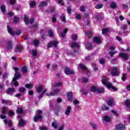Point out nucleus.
Wrapping results in <instances>:
<instances>
[{
	"mask_svg": "<svg viewBox=\"0 0 130 130\" xmlns=\"http://www.w3.org/2000/svg\"><path fill=\"white\" fill-rule=\"evenodd\" d=\"M58 123L56 121H54L52 123V126L54 127V128H57L58 127Z\"/></svg>",
	"mask_w": 130,
	"mask_h": 130,
	"instance_id": "nucleus-22",
	"label": "nucleus"
},
{
	"mask_svg": "<svg viewBox=\"0 0 130 130\" xmlns=\"http://www.w3.org/2000/svg\"><path fill=\"white\" fill-rule=\"evenodd\" d=\"M67 96L69 101H73V92H68L67 94Z\"/></svg>",
	"mask_w": 130,
	"mask_h": 130,
	"instance_id": "nucleus-14",
	"label": "nucleus"
},
{
	"mask_svg": "<svg viewBox=\"0 0 130 130\" xmlns=\"http://www.w3.org/2000/svg\"><path fill=\"white\" fill-rule=\"evenodd\" d=\"M110 7L111 9H115L116 8V4L114 2H112L110 4Z\"/></svg>",
	"mask_w": 130,
	"mask_h": 130,
	"instance_id": "nucleus-28",
	"label": "nucleus"
},
{
	"mask_svg": "<svg viewBox=\"0 0 130 130\" xmlns=\"http://www.w3.org/2000/svg\"><path fill=\"white\" fill-rule=\"evenodd\" d=\"M46 1H42L41 3L39 5V8L40 9H42V8H44V7H46L49 2H50V0H46Z\"/></svg>",
	"mask_w": 130,
	"mask_h": 130,
	"instance_id": "nucleus-7",
	"label": "nucleus"
},
{
	"mask_svg": "<svg viewBox=\"0 0 130 130\" xmlns=\"http://www.w3.org/2000/svg\"><path fill=\"white\" fill-rule=\"evenodd\" d=\"M94 43H96V44H100L101 43V39L99 37H95L93 38Z\"/></svg>",
	"mask_w": 130,
	"mask_h": 130,
	"instance_id": "nucleus-16",
	"label": "nucleus"
},
{
	"mask_svg": "<svg viewBox=\"0 0 130 130\" xmlns=\"http://www.w3.org/2000/svg\"><path fill=\"white\" fill-rule=\"evenodd\" d=\"M103 119L106 122H110L111 121V119L110 118V116L108 115H105L103 117Z\"/></svg>",
	"mask_w": 130,
	"mask_h": 130,
	"instance_id": "nucleus-19",
	"label": "nucleus"
},
{
	"mask_svg": "<svg viewBox=\"0 0 130 130\" xmlns=\"http://www.w3.org/2000/svg\"><path fill=\"white\" fill-rule=\"evenodd\" d=\"M24 91H25V88L21 87L19 88V92H24Z\"/></svg>",
	"mask_w": 130,
	"mask_h": 130,
	"instance_id": "nucleus-59",
	"label": "nucleus"
},
{
	"mask_svg": "<svg viewBox=\"0 0 130 130\" xmlns=\"http://www.w3.org/2000/svg\"><path fill=\"white\" fill-rule=\"evenodd\" d=\"M111 112L114 114V116H119L120 115V113L115 111V110H112Z\"/></svg>",
	"mask_w": 130,
	"mask_h": 130,
	"instance_id": "nucleus-26",
	"label": "nucleus"
},
{
	"mask_svg": "<svg viewBox=\"0 0 130 130\" xmlns=\"http://www.w3.org/2000/svg\"><path fill=\"white\" fill-rule=\"evenodd\" d=\"M7 29L8 32L10 33L11 35L13 36L14 35L18 36L21 34V31L20 30H17L16 32L14 33V31H13V30H12V29L10 28V27H9V26H7Z\"/></svg>",
	"mask_w": 130,
	"mask_h": 130,
	"instance_id": "nucleus-6",
	"label": "nucleus"
},
{
	"mask_svg": "<svg viewBox=\"0 0 130 130\" xmlns=\"http://www.w3.org/2000/svg\"><path fill=\"white\" fill-rule=\"evenodd\" d=\"M85 47L86 49H88V50H91V49H92V44L87 43L85 44Z\"/></svg>",
	"mask_w": 130,
	"mask_h": 130,
	"instance_id": "nucleus-23",
	"label": "nucleus"
},
{
	"mask_svg": "<svg viewBox=\"0 0 130 130\" xmlns=\"http://www.w3.org/2000/svg\"><path fill=\"white\" fill-rule=\"evenodd\" d=\"M43 86L42 85H40L38 87L37 91V92L40 93V92H41V90H43Z\"/></svg>",
	"mask_w": 130,
	"mask_h": 130,
	"instance_id": "nucleus-29",
	"label": "nucleus"
},
{
	"mask_svg": "<svg viewBox=\"0 0 130 130\" xmlns=\"http://www.w3.org/2000/svg\"><path fill=\"white\" fill-rule=\"evenodd\" d=\"M102 84L105 86H106L107 88H108V89H112L113 91H117V88L113 87V86H112V84L111 83L107 82V81L108 80V78H107V77L103 76L102 77Z\"/></svg>",
	"mask_w": 130,
	"mask_h": 130,
	"instance_id": "nucleus-1",
	"label": "nucleus"
},
{
	"mask_svg": "<svg viewBox=\"0 0 130 130\" xmlns=\"http://www.w3.org/2000/svg\"><path fill=\"white\" fill-rule=\"evenodd\" d=\"M126 78V74H123L122 77V81H125Z\"/></svg>",
	"mask_w": 130,
	"mask_h": 130,
	"instance_id": "nucleus-51",
	"label": "nucleus"
},
{
	"mask_svg": "<svg viewBox=\"0 0 130 130\" xmlns=\"http://www.w3.org/2000/svg\"><path fill=\"white\" fill-rule=\"evenodd\" d=\"M119 74V69L117 67H113L112 68L111 75L112 76H118Z\"/></svg>",
	"mask_w": 130,
	"mask_h": 130,
	"instance_id": "nucleus-5",
	"label": "nucleus"
},
{
	"mask_svg": "<svg viewBox=\"0 0 130 130\" xmlns=\"http://www.w3.org/2000/svg\"><path fill=\"white\" fill-rule=\"evenodd\" d=\"M7 48L9 50H10V49H12L13 48V45H12V42L8 41L7 43Z\"/></svg>",
	"mask_w": 130,
	"mask_h": 130,
	"instance_id": "nucleus-18",
	"label": "nucleus"
},
{
	"mask_svg": "<svg viewBox=\"0 0 130 130\" xmlns=\"http://www.w3.org/2000/svg\"><path fill=\"white\" fill-rule=\"evenodd\" d=\"M80 92H82L84 95H87V91H85L83 89H81Z\"/></svg>",
	"mask_w": 130,
	"mask_h": 130,
	"instance_id": "nucleus-56",
	"label": "nucleus"
},
{
	"mask_svg": "<svg viewBox=\"0 0 130 130\" xmlns=\"http://www.w3.org/2000/svg\"><path fill=\"white\" fill-rule=\"evenodd\" d=\"M58 92H59V89H55L54 90L53 92H51L50 93H46V95L47 96H54V95H56Z\"/></svg>",
	"mask_w": 130,
	"mask_h": 130,
	"instance_id": "nucleus-9",
	"label": "nucleus"
},
{
	"mask_svg": "<svg viewBox=\"0 0 130 130\" xmlns=\"http://www.w3.org/2000/svg\"><path fill=\"white\" fill-rule=\"evenodd\" d=\"M8 75H9V74L6 72V73H4V76H3V78L4 79H6V78H7V77H8Z\"/></svg>",
	"mask_w": 130,
	"mask_h": 130,
	"instance_id": "nucleus-62",
	"label": "nucleus"
},
{
	"mask_svg": "<svg viewBox=\"0 0 130 130\" xmlns=\"http://www.w3.org/2000/svg\"><path fill=\"white\" fill-rule=\"evenodd\" d=\"M64 72L66 74V75H73V74H75V72L73 71V70H71L69 68H65Z\"/></svg>",
	"mask_w": 130,
	"mask_h": 130,
	"instance_id": "nucleus-8",
	"label": "nucleus"
},
{
	"mask_svg": "<svg viewBox=\"0 0 130 130\" xmlns=\"http://www.w3.org/2000/svg\"><path fill=\"white\" fill-rule=\"evenodd\" d=\"M53 86V87H61V86H62V82L55 83Z\"/></svg>",
	"mask_w": 130,
	"mask_h": 130,
	"instance_id": "nucleus-27",
	"label": "nucleus"
},
{
	"mask_svg": "<svg viewBox=\"0 0 130 130\" xmlns=\"http://www.w3.org/2000/svg\"><path fill=\"white\" fill-rule=\"evenodd\" d=\"M20 78V73L16 72L15 74L14 75V77L12 81V84L14 85V86H16L17 87L19 84H18V82L16 81L17 80H18Z\"/></svg>",
	"mask_w": 130,
	"mask_h": 130,
	"instance_id": "nucleus-3",
	"label": "nucleus"
},
{
	"mask_svg": "<svg viewBox=\"0 0 130 130\" xmlns=\"http://www.w3.org/2000/svg\"><path fill=\"white\" fill-rule=\"evenodd\" d=\"M6 111H7V109L6 107H3L2 109V114H6Z\"/></svg>",
	"mask_w": 130,
	"mask_h": 130,
	"instance_id": "nucleus-50",
	"label": "nucleus"
},
{
	"mask_svg": "<svg viewBox=\"0 0 130 130\" xmlns=\"http://www.w3.org/2000/svg\"><path fill=\"white\" fill-rule=\"evenodd\" d=\"M48 34H49V37H51V38H52V37H53V31H52V30H49Z\"/></svg>",
	"mask_w": 130,
	"mask_h": 130,
	"instance_id": "nucleus-34",
	"label": "nucleus"
},
{
	"mask_svg": "<svg viewBox=\"0 0 130 130\" xmlns=\"http://www.w3.org/2000/svg\"><path fill=\"white\" fill-rule=\"evenodd\" d=\"M47 92V89H44L43 91V93H41L39 96V98H42L43 97V94H45V93Z\"/></svg>",
	"mask_w": 130,
	"mask_h": 130,
	"instance_id": "nucleus-32",
	"label": "nucleus"
},
{
	"mask_svg": "<svg viewBox=\"0 0 130 130\" xmlns=\"http://www.w3.org/2000/svg\"><path fill=\"white\" fill-rule=\"evenodd\" d=\"M85 35L88 37L92 36V32H91L90 31H88L85 33Z\"/></svg>",
	"mask_w": 130,
	"mask_h": 130,
	"instance_id": "nucleus-53",
	"label": "nucleus"
},
{
	"mask_svg": "<svg viewBox=\"0 0 130 130\" xmlns=\"http://www.w3.org/2000/svg\"><path fill=\"white\" fill-rule=\"evenodd\" d=\"M60 18L61 19V20L63 22V23H66V22H67V20H66V17L64 16V15L63 14H62L60 16Z\"/></svg>",
	"mask_w": 130,
	"mask_h": 130,
	"instance_id": "nucleus-39",
	"label": "nucleus"
},
{
	"mask_svg": "<svg viewBox=\"0 0 130 130\" xmlns=\"http://www.w3.org/2000/svg\"><path fill=\"white\" fill-rule=\"evenodd\" d=\"M125 104L128 108H130V103L128 100L125 101Z\"/></svg>",
	"mask_w": 130,
	"mask_h": 130,
	"instance_id": "nucleus-35",
	"label": "nucleus"
},
{
	"mask_svg": "<svg viewBox=\"0 0 130 130\" xmlns=\"http://www.w3.org/2000/svg\"><path fill=\"white\" fill-rule=\"evenodd\" d=\"M103 7V4H98L95 6V9H101Z\"/></svg>",
	"mask_w": 130,
	"mask_h": 130,
	"instance_id": "nucleus-31",
	"label": "nucleus"
},
{
	"mask_svg": "<svg viewBox=\"0 0 130 130\" xmlns=\"http://www.w3.org/2000/svg\"><path fill=\"white\" fill-rule=\"evenodd\" d=\"M14 112H13V111H12V110H10V111H9V115L10 116H13V115H14Z\"/></svg>",
	"mask_w": 130,
	"mask_h": 130,
	"instance_id": "nucleus-58",
	"label": "nucleus"
},
{
	"mask_svg": "<svg viewBox=\"0 0 130 130\" xmlns=\"http://www.w3.org/2000/svg\"><path fill=\"white\" fill-rule=\"evenodd\" d=\"M104 62H105L104 59H101V60H100V63H101V64H103Z\"/></svg>",
	"mask_w": 130,
	"mask_h": 130,
	"instance_id": "nucleus-64",
	"label": "nucleus"
},
{
	"mask_svg": "<svg viewBox=\"0 0 130 130\" xmlns=\"http://www.w3.org/2000/svg\"><path fill=\"white\" fill-rule=\"evenodd\" d=\"M0 9L2 12V13H5L6 12V7L4 5H1L0 7Z\"/></svg>",
	"mask_w": 130,
	"mask_h": 130,
	"instance_id": "nucleus-33",
	"label": "nucleus"
},
{
	"mask_svg": "<svg viewBox=\"0 0 130 130\" xmlns=\"http://www.w3.org/2000/svg\"><path fill=\"white\" fill-rule=\"evenodd\" d=\"M64 127V125H61L59 128L58 129V130H63V128Z\"/></svg>",
	"mask_w": 130,
	"mask_h": 130,
	"instance_id": "nucleus-61",
	"label": "nucleus"
},
{
	"mask_svg": "<svg viewBox=\"0 0 130 130\" xmlns=\"http://www.w3.org/2000/svg\"><path fill=\"white\" fill-rule=\"evenodd\" d=\"M20 48H21V46H17L16 47V50L18 52H21V49Z\"/></svg>",
	"mask_w": 130,
	"mask_h": 130,
	"instance_id": "nucleus-52",
	"label": "nucleus"
},
{
	"mask_svg": "<svg viewBox=\"0 0 130 130\" xmlns=\"http://www.w3.org/2000/svg\"><path fill=\"white\" fill-rule=\"evenodd\" d=\"M119 56L124 58L125 60H127L128 59V57L127 56V54L125 53H121L119 54Z\"/></svg>",
	"mask_w": 130,
	"mask_h": 130,
	"instance_id": "nucleus-15",
	"label": "nucleus"
},
{
	"mask_svg": "<svg viewBox=\"0 0 130 130\" xmlns=\"http://www.w3.org/2000/svg\"><path fill=\"white\" fill-rule=\"evenodd\" d=\"M67 11L68 14H69V15H70V14H72V10H71V8H68Z\"/></svg>",
	"mask_w": 130,
	"mask_h": 130,
	"instance_id": "nucleus-60",
	"label": "nucleus"
},
{
	"mask_svg": "<svg viewBox=\"0 0 130 130\" xmlns=\"http://www.w3.org/2000/svg\"><path fill=\"white\" fill-rule=\"evenodd\" d=\"M124 128H125L124 125L121 123L118 124L116 127V130L124 129Z\"/></svg>",
	"mask_w": 130,
	"mask_h": 130,
	"instance_id": "nucleus-13",
	"label": "nucleus"
},
{
	"mask_svg": "<svg viewBox=\"0 0 130 130\" xmlns=\"http://www.w3.org/2000/svg\"><path fill=\"white\" fill-rule=\"evenodd\" d=\"M80 11L82 12H85L86 11V7L84 6H81L80 8Z\"/></svg>",
	"mask_w": 130,
	"mask_h": 130,
	"instance_id": "nucleus-38",
	"label": "nucleus"
},
{
	"mask_svg": "<svg viewBox=\"0 0 130 130\" xmlns=\"http://www.w3.org/2000/svg\"><path fill=\"white\" fill-rule=\"evenodd\" d=\"M67 32L68 28H65L63 31V32L60 35V37H61V38H64V37H66V34H67Z\"/></svg>",
	"mask_w": 130,
	"mask_h": 130,
	"instance_id": "nucleus-20",
	"label": "nucleus"
},
{
	"mask_svg": "<svg viewBox=\"0 0 130 130\" xmlns=\"http://www.w3.org/2000/svg\"><path fill=\"white\" fill-rule=\"evenodd\" d=\"M109 30V29H108L107 28L103 29L102 30L103 34L104 35H105L107 33V32H108Z\"/></svg>",
	"mask_w": 130,
	"mask_h": 130,
	"instance_id": "nucleus-37",
	"label": "nucleus"
},
{
	"mask_svg": "<svg viewBox=\"0 0 130 130\" xmlns=\"http://www.w3.org/2000/svg\"><path fill=\"white\" fill-rule=\"evenodd\" d=\"M41 113H42V111L38 110L37 112V115L35 116L34 118V120L35 122H37V120L39 119H41L42 118V116H41Z\"/></svg>",
	"mask_w": 130,
	"mask_h": 130,
	"instance_id": "nucleus-4",
	"label": "nucleus"
},
{
	"mask_svg": "<svg viewBox=\"0 0 130 130\" xmlns=\"http://www.w3.org/2000/svg\"><path fill=\"white\" fill-rule=\"evenodd\" d=\"M76 17V19H77V20H81V18H82V17L81 16V15L80 14H77Z\"/></svg>",
	"mask_w": 130,
	"mask_h": 130,
	"instance_id": "nucleus-57",
	"label": "nucleus"
},
{
	"mask_svg": "<svg viewBox=\"0 0 130 130\" xmlns=\"http://www.w3.org/2000/svg\"><path fill=\"white\" fill-rule=\"evenodd\" d=\"M117 52V51H114V52L110 51L109 52V54H110L111 57H113V55L115 54V53H116Z\"/></svg>",
	"mask_w": 130,
	"mask_h": 130,
	"instance_id": "nucleus-43",
	"label": "nucleus"
},
{
	"mask_svg": "<svg viewBox=\"0 0 130 130\" xmlns=\"http://www.w3.org/2000/svg\"><path fill=\"white\" fill-rule=\"evenodd\" d=\"M91 92H98V93H104V88L103 87H96L92 86L90 89Z\"/></svg>",
	"mask_w": 130,
	"mask_h": 130,
	"instance_id": "nucleus-2",
	"label": "nucleus"
},
{
	"mask_svg": "<svg viewBox=\"0 0 130 130\" xmlns=\"http://www.w3.org/2000/svg\"><path fill=\"white\" fill-rule=\"evenodd\" d=\"M40 128L41 130H47L48 129V128L46 127L45 126H41L40 127Z\"/></svg>",
	"mask_w": 130,
	"mask_h": 130,
	"instance_id": "nucleus-47",
	"label": "nucleus"
},
{
	"mask_svg": "<svg viewBox=\"0 0 130 130\" xmlns=\"http://www.w3.org/2000/svg\"><path fill=\"white\" fill-rule=\"evenodd\" d=\"M78 38V37L77 36V35H72V39L73 40L76 41L77 40V39Z\"/></svg>",
	"mask_w": 130,
	"mask_h": 130,
	"instance_id": "nucleus-48",
	"label": "nucleus"
},
{
	"mask_svg": "<svg viewBox=\"0 0 130 130\" xmlns=\"http://www.w3.org/2000/svg\"><path fill=\"white\" fill-rule=\"evenodd\" d=\"M107 104L109 106H112L114 105V99H110L108 101Z\"/></svg>",
	"mask_w": 130,
	"mask_h": 130,
	"instance_id": "nucleus-17",
	"label": "nucleus"
},
{
	"mask_svg": "<svg viewBox=\"0 0 130 130\" xmlns=\"http://www.w3.org/2000/svg\"><path fill=\"white\" fill-rule=\"evenodd\" d=\"M32 53L33 56H36L37 55V50H33L32 51Z\"/></svg>",
	"mask_w": 130,
	"mask_h": 130,
	"instance_id": "nucleus-44",
	"label": "nucleus"
},
{
	"mask_svg": "<svg viewBox=\"0 0 130 130\" xmlns=\"http://www.w3.org/2000/svg\"><path fill=\"white\" fill-rule=\"evenodd\" d=\"M72 110V107L71 106H68L65 111V114L67 116H70V114H71V111Z\"/></svg>",
	"mask_w": 130,
	"mask_h": 130,
	"instance_id": "nucleus-11",
	"label": "nucleus"
},
{
	"mask_svg": "<svg viewBox=\"0 0 130 130\" xmlns=\"http://www.w3.org/2000/svg\"><path fill=\"white\" fill-rule=\"evenodd\" d=\"M71 47H76V48H79V47H80V45L78 43L73 42L71 44Z\"/></svg>",
	"mask_w": 130,
	"mask_h": 130,
	"instance_id": "nucleus-21",
	"label": "nucleus"
},
{
	"mask_svg": "<svg viewBox=\"0 0 130 130\" xmlns=\"http://www.w3.org/2000/svg\"><path fill=\"white\" fill-rule=\"evenodd\" d=\"M90 125H91V127H92L94 129L97 128V125L95 124V123H90Z\"/></svg>",
	"mask_w": 130,
	"mask_h": 130,
	"instance_id": "nucleus-40",
	"label": "nucleus"
},
{
	"mask_svg": "<svg viewBox=\"0 0 130 130\" xmlns=\"http://www.w3.org/2000/svg\"><path fill=\"white\" fill-rule=\"evenodd\" d=\"M109 109V107H107V106L105 105H103V106L102 107V110H103V111H107V110H108Z\"/></svg>",
	"mask_w": 130,
	"mask_h": 130,
	"instance_id": "nucleus-24",
	"label": "nucleus"
},
{
	"mask_svg": "<svg viewBox=\"0 0 130 130\" xmlns=\"http://www.w3.org/2000/svg\"><path fill=\"white\" fill-rule=\"evenodd\" d=\"M24 21L25 23V24H28V23H29V20H28V17L27 16H24Z\"/></svg>",
	"mask_w": 130,
	"mask_h": 130,
	"instance_id": "nucleus-42",
	"label": "nucleus"
},
{
	"mask_svg": "<svg viewBox=\"0 0 130 130\" xmlns=\"http://www.w3.org/2000/svg\"><path fill=\"white\" fill-rule=\"evenodd\" d=\"M58 43L55 41H53L49 43L48 45V47H55L57 46Z\"/></svg>",
	"mask_w": 130,
	"mask_h": 130,
	"instance_id": "nucleus-10",
	"label": "nucleus"
},
{
	"mask_svg": "<svg viewBox=\"0 0 130 130\" xmlns=\"http://www.w3.org/2000/svg\"><path fill=\"white\" fill-rule=\"evenodd\" d=\"M30 7H35L36 6V3L35 2L32 1L30 3Z\"/></svg>",
	"mask_w": 130,
	"mask_h": 130,
	"instance_id": "nucleus-49",
	"label": "nucleus"
},
{
	"mask_svg": "<svg viewBox=\"0 0 130 130\" xmlns=\"http://www.w3.org/2000/svg\"><path fill=\"white\" fill-rule=\"evenodd\" d=\"M22 73H27V68L26 67H23L22 68Z\"/></svg>",
	"mask_w": 130,
	"mask_h": 130,
	"instance_id": "nucleus-46",
	"label": "nucleus"
},
{
	"mask_svg": "<svg viewBox=\"0 0 130 130\" xmlns=\"http://www.w3.org/2000/svg\"><path fill=\"white\" fill-rule=\"evenodd\" d=\"M19 124L20 126H23V125H24V124H25V121H24L22 119H20V120H19Z\"/></svg>",
	"mask_w": 130,
	"mask_h": 130,
	"instance_id": "nucleus-36",
	"label": "nucleus"
},
{
	"mask_svg": "<svg viewBox=\"0 0 130 130\" xmlns=\"http://www.w3.org/2000/svg\"><path fill=\"white\" fill-rule=\"evenodd\" d=\"M18 21H19V18H18L17 17H14V22L17 23L18 22Z\"/></svg>",
	"mask_w": 130,
	"mask_h": 130,
	"instance_id": "nucleus-63",
	"label": "nucleus"
},
{
	"mask_svg": "<svg viewBox=\"0 0 130 130\" xmlns=\"http://www.w3.org/2000/svg\"><path fill=\"white\" fill-rule=\"evenodd\" d=\"M25 88H27V89H32V88H33V84H25Z\"/></svg>",
	"mask_w": 130,
	"mask_h": 130,
	"instance_id": "nucleus-30",
	"label": "nucleus"
},
{
	"mask_svg": "<svg viewBox=\"0 0 130 130\" xmlns=\"http://www.w3.org/2000/svg\"><path fill=\"white\" fill-rule=\"evenodd\" d=\"M82 82L83 83H87L88 82V79H87V78H82Z\"/></svg>",
	"mask_w": 130,
	"mask_h": 130,
	"instance_id": "nucleus-55",
	"label": "nucleus"
},
{
	"mask_svg": "<svg viewBox=\"0 0 130 130\" xmlns=\"http://www.w3.org/2000/svg\"><path fill=\"white\" fill-rule=\"evenodd\" d=\"M34 44L35 46H37V45H38V44H39V41L36 40L34 41Z\"/></svg>",
	"mask_w": 130,
	"mask_h": 130,
	"instance_id": "nucleus-45",
	"label": "nucleus"
},
{
	"mask_svg": "<svg viewBox=\"0 0 130 130\" xmlns=\"http://www.w3.org/2000/svg\"><path fill=\"white\" fill-rule=\"evenodd\" d=\"M73 103L74 105H77V104H79V103H80V102H79V101L78 100H74L73 101Z\"/></svg>",
	"mask_w": 130,
	"mask_h": 130,
	"instance_id": "nucleus-54",
	"label": "nucleus"
},
{
	"mask_svg": "<svg viewBox=\"0 0 130 130\" xmlns=\"http://www.w3.org/2000/svg\"><path fill=\"white\" fill-rule=\"evenodd\" d=\"M7 93L9 95H11V96H13V94H14V93H15V88H8V89L7 90Z\"/></svg>",
	"mask_w": 130,
	"mask_h": 130,
	"instance_id": "nucleus-12",
	"label": "nucleus"
},
{
	"mask_svg": "<svg viewBox=\"0 0 130 130\" xmlns=\"http://www.w3.org/2000/svg\"><path fill=\"white\" fill-rule=\"evenodd\" d=\"M17 112L18 113H19V114H21V113H23V109H22V108H19L17 110Z\"/></svg>",
	"mask_w": 130,
	"mask_h": 130,
	"instance_id": "nucleus-41",
	"label": "nucleus"
},
{
	"mask_svg": "<svg viewBox=\"0 0 130 130\" xmlns=\"http://www.w3.org/2000/svg\"><path fill=\"white\" fill-rule=\"evenodd\" d=\"M79 69H81V70H83L84 71V70H86L87 68L85 67V65L83 64H79L78 65Z\"/></svg>",
	"mask_w": 130,
	"mask_h": 130,
	"instance_id": "nucleus-25",
	"label": "nucleus"
}]
</instances>
